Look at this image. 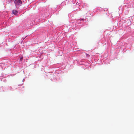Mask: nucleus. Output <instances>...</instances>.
<instances>
[{"instance_id":"obj_1","label":"nucleus","mask_w":134,"mask_h":134,"mask_svg":"<svg viewBox=\"0 0 134 134\" xmlns=\"http://www.w3.org/2000/svg\"><path fill=\"white\" fill-rule=\"evenodd\" d=\"M14 3L16 5L21 4L22 3L21 0H15Z\"/></svg>"},{"instance_id":"obj_2","label":"nucleus","mask_w":134,"mask_h":134,"mask_svg":"<svg viewBox=\"0 0 134 134\" xmlns=\"http://www.w3.org/2000/svg\"><path fill=\"white\" fill-rule=\"evenodd\" d=\"M12 13L14 14L15 15H16L18 13V11L15 10H13L12 11Z\"/></svg>"},{"instance_id":"obj_3","label":"nucleus","mask_w":134,"mask_h":134,"mask_svg":"<svg viewBox=\"0 0 134 134\" xmlns=\"http://www.w3.org/2000/svg\"><path fill=\"white\" fill-rule=\"evenodd\" d=\"M23 57L21 58L20 59V60H21V59H23Z\"/></svg>"}]
</instances>
